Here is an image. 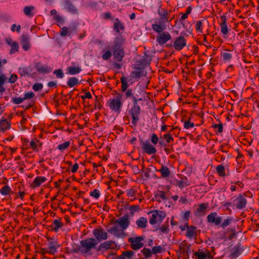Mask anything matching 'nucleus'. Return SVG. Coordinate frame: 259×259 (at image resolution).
I'll use <instances>...</instances> for the list:
<instances>
[{"label": "nucleus", "mask_w": 259, "mask_h": 259, "mask_svg": "<svg viewBox=\"0 0 259 259\" xmlns=\"http://www.w3.org/2000/svg\"><path fill=\"white\" fill-rule=\"evenodd\" d=\"M157 12L160 18L155 19V23L152 24V28L154 31L160 33L166 29L165 23L171 21L172 19L169 18L171 11L162 8L161 5L159 6Z\"/></svg>", "instance_id": "1"}, {"label": "nucleus", "mask_w": 259, "mask_h": 259, "mask_svg": "<svg viewBox=\"0 0 259 259\" xmlns=\"http://www.w3.org/2000/svg\"><path fill=\"white\" fill-rule=\"evenodd\" d=\"M52 69L48 66H32V68L24 67L20 69L22 75H30L32 78H36L38 74H46L50 73Z\"/></svg>", "instance_id": "2"}, {"label": "nucleus", "mask_w": 259, "mask_h": 259, "mask_svg": "<svg viewBox=\"0 0 259 259\" xmlns=\"http://www.w3.org/2000/svg\"><path fill=\"white\" fill-rule=\"evenodd\" d=\"M98 242L94 238H89L80 241V245L77 249L74 250V252H80L85 254L89 253L92 249H96Z\"/></svg>", "instance_id": "3"}, {"label": "nucleus", "mask_w": 259, "mask_h": 259, "mask_svg": "<svg viewBox=\"0 0 259 259\" xmlns=\"http://www.w3.org/2000/svg\"><path fill=\"white\" fill-rule=\"evenodd\" d=\"M146 66H141L133 67L130 75L127 78L128 82L132 84L141 78L146 76L147 74Z\"/></svg>", "instance_id": "4"}, {"label": "nucleus", "mask_w": 259, "mask_h": 259, "mask_svg": "<svg viewBox=\"0 0 259 259\" xmlns=\"http://www.w3.org/2000/svg\"><path fill=\"white\" fill-rule=\"evenodd\" d=\"M107 105L112 111L119 114L123 106L121 94L118 93L113 98H111L107 102Z\"/></svg>", "instance_id": "5"}, {"label": "nucleus", "mask_w": 259, "mask_h": 259, "mask_svg": "<svg viewBox=\"0 0 259 259\" xmlns=\"http://www.w3.org/2000/svg\"><path fill=\"white\" fill-rule=\"evenodd\" d=\"M120 81L121 83V91L122 92H125V97L126 99H131L132 102L135 98L136 94L134 93L132 89H128L130 83L127 81V78L122 74L120 78Z\"/></svg>", "instance_id": "6"}, {"label": "nucleus", "mask_w": 259, "mask_h": 259, "mask_svg": "<svg viewBox=\"0 0 259 259\" xmlns=\"http://www.w3.org/2000/svg\"><path fill=\"white\" fill-rule=\"evenodd\" d=\"M113 56L116 62H121L125 55L124 48L122 44L115 41L112 47Z\"/></svg>", "instance_id": "7"}, {"label": "nucleus", "mask_w": 259, "mask_h": 259, "mask_svg": "<svg viewBox=\"0 0 259 259\" xmlns=\"http://www.w3.org/2000/svg\"><path fill=\"white\" fill-rule=\"evenodd\" d=\"M148 214H151L149 223L152 225H155L157 223H161L166 217L165 212L161 210H152L150 211Z\"/></svg>", "instance_id": "8"}, {"label": "nucleus", "mask_w": 259, "mask_h": 259, "mask_svg": "<svg viewBox=\"0 0 259 259\" xmlns=\"http://www.w3.org/2000/svg\"><path fill=\"white\" fill-rule=\"evenodd\" d=\"M232 207L239 210L244 209L246 206L247 199L244 195L239 194L237 196L232 198Z\"/></svg>", "instance_id": "9"}, {"label": "nucleus", "mask_w": 259, "mask_h": 259, "mask_svg": "<svg viewBox=\"0 0 259 259\" xmlns=\"http://www.w3.org/2000/svg\"><path fill=\"white\" fill-rule=\"evenodd\" d=\"M47 240L48 241V248L49 249V254L55 255L58 251V249L61 247V245L59 243L57 240L51 237H47Z\"/></svg>", "instance_id": "10"}, {"label": "nucleus", "mask_w": 259, "mask_h": 259, "mask_svg": "<svg viewBox=\"0 0 259 259\" xmlns=\"http://www.w3.org/2000/svg\"><path fill=\"white\" fill-rule=\"evenodd\" d=\"M141 111V108L138 104L133 103V105L130 110V112L132 116V123L134 126L137 125Z\"/></svg>", "instance_id": "11"}, {"label": "nucleus", "mask_w": 259, "mask_h": 259, "mask_svg": "<svg viewBox=\"0 0 259 259\" xmlns=\"http://www.w3.org/2000/svg\"><path fill=\"white\" fill-rule=\"evenodd\" d=\"M95 239L99 243L102 240H105L108 238V234L102 228H95L93 231Z\"/></svg>", "instance_id": "12"}, {"label": "nucleus", "mask_w": 259, "mask_h": 259, "mask_svg": "<svg viewBox=\"0 0 259 259\" xmlns=\"http://www.w3.org/2000/svg\"><path fill=\"white\" fill-rule=\"evenodd\" d=\"M207 221L210 224L217 226L222 222V218L216 212H212L207 216Z\"/></svg>", "instance_id": "13"}, {"label": "nucleus", "mask_w": 259, "mask_h": 259, "mask_svg": "<svg viewBox=\"0 0 259 259\" xmlns=\"http://www.w3.org/2000/svg\"><path fill=\"white\" fill-rule=\"evenodd\" d=\"M115 223L119 225L122 230H126L130 225L131 222L129 216L125 214L122 217L117 219Z\"/></svg>", "instance_id": "14"}, {"label": "nucleus", "mask_w": 259, "mask_h": 259, "mask_svg": "<svg viewBox=\"0 0 259 259\" xmlns=\"http://www.w3.org/2000/svg\"><path fill=\"white\" fill-rule=\"evenodd\" d=\"M141 145L143 151L147 154H155L157 152L156 148L149 142H142Z\"/></svg>", "instance_id": "15"}, {"label": "nucleus", "mask_w": 259, "mask_h": 259, "mask_svg": "<svg viewBox=\"0 0 259 259\" xmlns=\"http://www.w3.org/2000/svg\"><path fill=\"white\" fill-rule=\"evenodd\" d=\"M143 240V238L139 236L135 238H130L128 242L131 243V247L133 249L137 250L143 246V243L141 242Z\"/></svg>", "instance_id": "16"}, {"label": "nucleus", "mask_w": 259, "mask_h": 259, "mask_svg": "<svg viewBox=\"0 0 259 259\" xmlns=\"http://www.w3.org/2000/svg\"><path fill=\"white\" fill-rule=\"evenodd\" d=\"M159 33L156 36V41L161 46L164 45L167 41L171 39V36L168 32L163 31Z\"/></svg>", "instance_id": "17"}, {"label": "nucleus", "mask_w": 259, "mask_h": 259, "mask_svg": "<svg viewBox=\"0 0 259 259\" xmlns=\"http://www.w3.org/2000/svg\"><path fill=\"white\" fill-rule=\"evenodd\" d=\"M187 40L182 36H180L175 39L172 46L177 51H181L186 46Z\"/></svg>", "instance_id": "18"}, {"label": "nucleus", "mask_w": 259, "mask_h": 259, "mask_svg": "<svg viewBox=\"0 0 259 259\" xmlns=\"http://www.w3.org/2000/svg\"><path fill=\"white\" fill-rule=\"evenodd\" d=\"M20 44L22 49L26 51L31 48L30 38L28 34H22L20 38Z\"/></svg>", "instance_id": "19"}, {"label": "nucleus", "mask_w": 259, "mask_h": 259, "mask_svg": "<svg viewBox=\"0 0 259 259\" xmlns=\"http://www.w3.org/2000/svg\"><path fill=\"white\" fill-rule=\"evenodd\" d=\"M208 203H203L196 206V208L194 210V214L197 217H201L204 216L206 213V210L208 207Z\"/></svg>", "instance_id": "20"}, {"label": "nucleus", "mask_w": 259, "mask_h": 259, "mask_svg": "<svg viewBox=\"0 0 259 259\" xmlns=\"http://www.w3.org/2000/svg\"><path fill=\"white\" fill-rule=\"evenodd\" d=\"M195 257L197 259H211L213 258L214 255L212 254L209 250H205L204 251L202 250H199L194 253Z\"/></svg>", "instance_id": "21"}, {"label": "nucleus", "mask_w": 259, "mask_h": 259, "mask_svg": "<svg viewBox=\"0 0 259 259\" xmlns=\"http://www.w3.org/2000/svg\"><path fill=\"white\" fill-rule=\"evenodd\" d=\"M6 42L9 45L11 49L10 51V54H14L19 51V46L18 42L16 41H14L11 38L8 37L5 39Z\"/></svg>", "instance_id": "22"}, {"label": "nucleus", "mask_w": 259, "mask_h": 259, "mask_svg": "<svg viewBox=\"0 0 259 259\" xmlns=\"http://www.w3.org/2000/svg\"><path fill=\"white\" fill-rule=\"evenodd\" d=\"M114 243L112 241H107L101 243L97 248L96 250L99 252H104L105 250L113 247Z\"/></svg>", "instance_id": "23"}, {"label": "nucleus", "mask_w": 259, "mask_h": 259, "mask_svg": "<svg viewBox=\"0 0 259 259\" xmlns=\"http://www.w3.org/2000/svg\"><path fill=\"white\" fill-rule=\"evenodd\" d=\"M243 251V247H242L241 244H238L231 249L230 257L231 258H236L241 254Z\"/></svg>", "instance_id": "24"}, {"label": "nucleus", "mask_w": 259, "mask_h": 259, "mask_svg": "<svg viewBox=\"0 0 259 259\" xmlns=\"http://www.w3.org/2000/svg\"><path fill=\"white\" fill-rule=\"evenodd\" d=\"M124 231L119 225H114L108 230L109 233L118 237H122L123 235Z\"/></svg>", "instance_id": "25"}, {"label": "nucleus", "mask_w": 259, "mask_h": 259, "mask_svg": "<svg viewBox=\"0 0 259 259\" xmlns=\"http://www.w3.org/2000/svg\"><path fill=\"white\" fill-rule=\"evenodd\" d=\"M82 69L79 66H69L66 69V73L70 75L79 74Z\"/></svg>", "instance_id": "26"}, {"label": "nucleus", "mask_w": 259, "mask_h": 259, "mask_svg": "<svg viewBox=\"0 0 259 259\" xmlns=\"http://www.w3.org/2000/svg\"><path fill=\"white\" fill-rule=\"evenodd\" d=\"M47 181V178L45 177H36L32 183L31 184V187L35 188L39 187L42 183Z\"/></svg>", "instance_id": "27"}, {"label": "nucleus", "mask_w": 259, "mask_h": 259, "mask_svg": "<svg viewBox=\"0 0 259 259\" xmlns=\"http://www.w3.org/2000/svg\"><path fill=\"white\" fill-rule=\"evenodd\" d=\"M221 23H220L221 32L224 35L228 33V28L227 25V20L225 15H222L220 17Z\"/></svg>", "instance_id": "28"}, {"label": "nucleus", "mask_w": 259, "mask_h": 259, "mask_svg": "<svg viewBox=\"0 0 259 259\" xmlns=\"http://www.w3.org/2000/svg\"><path fill=\"white\" fill-rule=\"evenodd\" d=\"M63 226V223L61 222V219L55 220L50 226L51 230L55 232H58L59 230Z\"/></svg>", "instance_id": "29"}, {"label": "nucleus", "mask_w": 259, "mask_h": 259, "mask_svg": "<svg viewBox=\"0 0 259 259\" xmlns=\"http://www.w3.org/2000/svg\"><path fill=\"white\" fill-rule=\"evenodd\" d=\"M125 26L118 18H116L113 23V30L116 33L120 32V31L123 30Z\"/></svg>", "instance_id": "30"}, {"label": "nucleus", "mask_w": 259, "mask_h": 259, "mask_svg": "<svg viewBox=\"0 0 259 259\" xmlns=\"http://www.w3.org/2000/svg\"><path fill=\"white\" fill-rule=\"evenodd\" d=\"M11 127V123L6 119L3 118L0 120V131L4 133Z\"/></svg>", "instance_id": "31"}, {"label": "nucleus", "mask_w": 259, "mask_h": 259, "mask_svg": "<svg viewBox=\"0 0 259 259\" xmlns=\"http://www.w3.org/2000/svg\"><path fill=\"white\" fill-rule=\"evenodd\" d=\"M187 230L186 236L188 238H192L196 233V228L193 226H189L188 223H186Z\"/></svg>", "instance_id": "32"}, {"label": "nucleus", "mask_w": 259, "mask_h": 259, "mask_svg": "<svg viewBox=\"0 0 259 259\" xmlns=\"http://www.w3.org/2000/svg\"><path fill=\"white\" fill-rule=\"evenodd\" d=\"M175 185L181 189H183L190 185L187 178L186 177L185 178H181L180 180H176L175 181Z\"/></svg>", "instance_id": "33"}, {"label": "nucleus", "mask_w": 259, "mask_h": 259, "mask_svg": "<svg viewBox=\"0 0 259 259\" xmlns=\"http://www.w3.org/2000/svg\"><path fill=\"white\" fill-rule=\"evenodd\" d=\"M136 224L137 225L138 228L143 229L147 227L148 221L146 218L140 217L136 221Z\"/></svg>", "instance_id": "34"}, {"label": "nucleus", "mask_w": 259, "mask_h": 259, "mask_svg": "<svg viewBox=\"0 0 259 259\" xmlns=\"http://www.w3.org/2000/svg\"><path fill=\"white\" fill-rule=\"evenodd\" d=\"M35 7L33 6H26L23 9L24 14L29 17H32L34 15Z\"/></svg>", "instance_id": "35"}, {"label": "nucleus", "mask_w": 259, "mask_h": 259, "mask_svg": "<svg viewBox=\"0 0 259 259\" xmlns=\"http://www.w3.org/2000/svg\"><path fill=\"white\" fill-rule=\"evenodd\" d=\"M155 199L156 201L160 202L163 200H167V197L164 191H158L155 195Z\"/></svg>", "instance_id": "36"}, {"label": "nucleus", "mask_w": 259, "mask_h": 259, "mask_svg": "<svg viewBox=\"0 0 259 259\" xmlns=\"http://www.w3.org/2000/svg\"><path fill=\"white\" fill-rule=\"evenodd\" d=\"M215 170L220 177H224L229 175V170H228V172L226 174L225 167L222 164L217 165Z\"/></svg>", "instance_id": "37"}, {"label": "nucleus", "mask_w": 259, "mask_h": 259, "mask_svg": "<svg viewBox=\"0 0 259 259\" xmlns=\"http://www.w3.org/2000/svg\"><path fill=\"white\" fill-rule=\"evenodd\" d=\"M80 83V81L76 77H69L67 81V84L69 88H72Z\"/></svg>", "instance_id": "38"}, {"label": "nucleus", "mask_w": 259, "mask_h": 259, "mask_svg": "<svg viewBox=\"0 0 259 259\" xmlns=\"http://www.w3.org/2000/svg\"><path fill=\"white\" fill-rule=\"evenodd\" d=\"M66 5L67 11L68 12L73 15H76L78 14V10L73 4L70 2H67L66 3Z\"/></svg>", "instance_id": "39"}, {"label": "nucleus", "mask_w": 259, "mask_h": 259, "mask_svg": "<svg viewBox=\"0 0 259 259\" xmlns=\"http://www.w3.org/2000/svg\"><path fill=\"white\" fill-rule=\"evenodd\" d=\"M158 171L161 173L162 177L164 178L169 177L170 175V171L166 166L162 165Z\"/></svg>", "instance_id": "40"}, {"label": "nucleus", "mask_w": 259, "mask_h": 259, "mask_svg": "<svg viewBox=\"0 0 259 259\" xmlns=\"http://www.w3.org/2000/svg\"><path fill=\"white\" fill-rule=\"evenodd\" d=\"M221 56L225 62L230 61L232 57V54L228 50L222 52Z\"/></svg>", "instance_id": "41"}, {"label": "nucleus", "mask_w": 259, "mask_h": 259, "mask_svg": "<svg viewBox=\"0 0 259 259\" xmlns=\"http://www.w3.org/2000/svg\"><path fill=\"white\" fill-rule=\"evenodd\" d=\"M29 143V148H31L33 151L37 152L39 151L38 148V144L39 141L36 139L31 140Z\"/></svg>", "instance_id": "42"}, {"label": "nucleus", "mask_w": 259, "mask_h": 259, "mask_svg": "<svg viewBox=\"0 0 259 259\" xmlns=\"http://www.w3.org/2000/svg\"><path fill=\"white\" fill-rule=\"evenodd\" d=\"M11 192V188L8 185H5L0 189L1 194L4 196L9 195Z\"/></svg>", "instance_id": "43"}, {"label": "nucleus", "mask_w": 259, "mask_h": 259, "mask_svg": "<svg viewBox=\"0 0 259 259\" xmlns=\"http://www.w3.org/2000/svg\"><path fill=\"white\" fill-rule=\"evenodd\" d=\"M141 251L145 258L151 257L153 254L152 251L150 249L146 247L143 248Z\"/></svg>", "instance_id": "44"}, {"label": "nucleus", "mask_w": 259, "mask_h": 259, "mask_svg": "<svg viewBox=\"0 0 259 259\" xmlns=\"http://www.w3.org/2000/svg\"><path fill=\"white\" fill-rule=\"evenodd\" d=\"M53 73L57 78L62 79L65 76L63 69L61 68L54 70Z\"/></svg>", "instance_id": "45"}, {"label": "nucleus", "mask_w": 259, "mask_h": 259, "mask_svg": "<svg viewBox=\"0 0 259 259\" xmlns=\"http://www.w3.org/2000/svg\"><path fill=\"white\" fill-rule=\"evenodd\" d=\"M102 53V58L103 60H107L112 56V52L109 49H104Z\"/></svg>", "instance_id": "46"}, {"label": "nucleus", "mask_w": 259, "mask_h": 259, "mask_svg": "<svg viewBox=\"0 0 259 259\" xmlns=\"http://www.w3.org/2000/svg\"><path fill=\"white\" fill-rule=\"evenodd\" d=\"M70 145V142L69 141H66L63 143L58 145L57 148L61 152H63L67 149L69 147Z\"/></svg>", "instance_id": "47"}, {"label": "nucleus", "mask_w": 259, "mask_h": 259, "mask_svg": "<svg viewBox=\"0 0 259 259\" xmlns=\"http://www.w3.org/2000/svg\"><path fill=\"white\" fill-rule=\"evenodd\" d=\"M233 221V218L231 217H228L226 219H225L220 225L221 228H225L229 226L232 223Z\"/></svg>", "instance_id": "48"}, {"label": "nucleus", "mask_w": 259, "mask_h": 259, "mask_svg": "<svg viewBox=\"0 0 259 259\" xmlns=\"http://www.w3.org/2000/svg\"><path fill=\"white\" fill-rule=\"evenodd\" d=\"M163 138L166 141V143L167 144H169L170 143H172L174 141V139L172 137V135L169 132L168 133H166L163 135Z\"/></svg>", "instance_id": "49"}, {"label": "nucleus", "mask_w": 259, "mask_h": 259, "mask_svg": "<svg viewBox=\"0 0 259 259\" xmlns=\"http://www.w3.org/2000/svg\"><path fill=\"white\" fill-rule=\"evenodd\" d=\"M6 79V77L5 75H0V92L3 93L5 91V88L4 87L5 81Z\"/></svg>", "instance_id": "50"}, {"label": "nucleus", "mask_w": 259, "mask_h": 259, "mask_svg": "<svg viewBox=\"0 0 259 259\" xmlns=\"http://www.w3.org/2000/svg\"><path fill=\"white\" fill-rule=\"evenodd\" d=\"M202 21H197L195 24V30L197 32L202 33Z\"/></svg>", "instance_id": "51"}, {"label": "nucleus", "mask_w": 259, "mask_h": 259, "mask_svg": "<svg viewBox=\"0 0 259 259\" xmlns=\"http://www.w3.org/2000/svg\"><path fill=\"white\" fill-rule=\"evenodd\" d=\"M29 141L25 139V138H24V139H22V149L23 150H27V149H28L29 148Z\"/></svg>", "instance_id": "52"}, {"label": "nucleus", "mask_w": 259, "mask_h": 259, "mask_svg": "<svg viewBox=\"0 0 259 259\" xmlns=\"http://www.w3.org/2000/svg\"><path fill=\"white\" fill-rule=\"evenodd\" d=\"M162 250H163L162 247L159 245V246H154L152 248V251L153 254H157V253H161L162 251Z\"/></svg>", "instance_id": "53"}, {"label": "nucleus", "mask_w": 259, "mask_h": 259, "mask_svg": "<svg viewBox=\"0 0 259 259\" xmlns=\"http://www.w3.org/2000/svg\"><path fill=\"white\" fill-rule=\"evenodd\" d=\"M43 88V84L41 83H34L32 86V89L35 91L41 90Z\"/></svg>", "instance_id": "54"}, {"label": "nucleus", "mask_w": 259, "mask_h": 259, "mask_svg": "<svg viewBox=\"0 0 259 259\" xmlns=\"http://www.w3.org/2000/svg\"><path fill=\"white\" fill-rule=\"evenodd\" d=\"M127 195L128 197H135L137 193L136 190L134 188H131L126 191Z\"/></svg>", "instance_id": "55"}, {"label": "nucleus", "mask_w": 259, "mask_h": 259, "mask_svg": "<svg viewBox=\"0 0 259 259\" xmlns=\"http://www.w3.org/2000/svg\"><path fill=\"white\" fill-rule=\"evenodd\" d=\"M190 214L191 211L190 210H187L183 213L182 217L183 220L185 222L188 223V221H189L190 218Z\"/></svg>", "instance_id": "56"}, {"label": "nucleus", "mask_w": 259, "mask_h": 259, "mask_svg": "<svg viewBox=\"0 0 259 259\" xmlns=\"http://www.w3.org/2000/svg\"><path fill=\"white\" fill-rule=\"evenodd\" d=\"M90 196L98 199L100 196V191L97 189H94L93 191L90 192Z\"/></svg>", "instance_id": "57"}, {"label": "nucleus", "mask_w": 259, "mask_h": 259, "mask_svg": "<svg viewBox=\"0 0 259 259\" xmlns=\"http://www.w3.org/2000/svg\"><path fill=\"white\" fill-rule=\"evenodd\" d=\"M151 141L152 143L154 145H156L158 142V137L157 135L153 133L151 137Z\"/></svg>", "instance_id": "58"}, {"label": "nucleus", "mask_w": 259, "mask_h": 259, "mask_svg": "<svg viewBox=\"0 0 259 259\" xmlns=\"http://www.w3.org/2000/svg\"><path fill=\"white\" fill-rule=\"evenodd\" d=\"M34 97V94L32 92H26L24 94L23 99L24 100L32 99Z\"/></svg>", "instance_id": "59"}, {"label": "nucleus", "mask_w": 259, "mask_h": 259, "mask_svg": "<svg viewBox=\"0 0 259 259\" xmlns=\"http://www.w3.org/2000/svg\"><path fill=\"white\" fill-rule=\"evenodd\" d=\"M53 18L54 20L61 24H63L65 22L64 19L59 15L54 16Z\"/></svg>", "instance_id": "60"}, {"label": "nucleus", "mask_w": 259, "mask_h": 259, "mask_svg": "<svg viewBox=\"0 0 259 259\" xmlns=\"http://www.w3.org/2000/svg\"><path fill=\"white\" fill-rule=\"evenodd\" d=\"M169 230V226L168 225H163L159 229V231H160V232L163 234L168 233Z\"/></svg>", "instance_id": "61"}, {"label": "nucleus", "mask_w": 259, "mask_h": 259, "mask_svg": "<svg viewBox=\"0 0 259 259\" xmlns=\"http://www.w3.org/2000/svg\"><path fill=\"white\" fill-rule=\"evenodd\" d=\"M213 127L215 129H217L218 133H221L223 132V127L222 123L214 124L212 125Z\"/></svg>", "instance_id": "62"}, {"label": "nucleus", "mask_w": 259, "mask_h": 259, "mask_svg": "<svg viewBox=\"0 0 259 259\" xmlns=\"http://www.w3.org/2000/svg\"><path fill=\"white\" fill-rule=\"evenodd\" d=\"M194 126V123L191 122L189 120L185 121L184 123V127L186 129H189L190 128H193Z\"/></svg>", "instance_id": "63"}, {"label": "nucleus", "mask_w": 259, "mask_h": 259, "mask_svg": "<svg viewBox=\"0 0 259 259\" xmlns=\"http://www.w3.org/2000/svg\"><path fill=\"white\" fill-rule=\"evenodd\" d=\"M68 33V28L66 26L63 27L60 30V35L62 37L66 36Z\"/></svg>", "instance_id": "64"}]
</instances>
